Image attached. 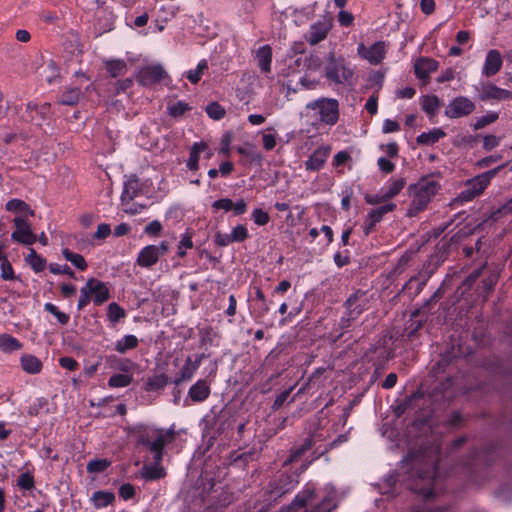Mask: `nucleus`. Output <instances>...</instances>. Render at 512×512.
Returning <instances> with one entry per match:
<instances>
[{
	"label": "nucleus",
	"instance_id": "obj_18",
	"mask_svg": "<svg viewBox=\"0 0 512 512\" xmlns=\"http://www.w3.org/2000/svg\"><path fill=\"white\" fill-rule=\"evenodd\" d=\"M330 153V148L328 146H322L317 148L309 159L305 162L306 170L310 171H318L320 170L324 163L326 162Z\"/></svg>",
	"mask_w": 512,
	"mask_h": 512
},
{
	"label": "nucleus",
	"instance_id": "obj_55",
	"mask_svg": "<svg viewBox=\"0 0 512 512\" xmlns=\"http://www.w3.org/2000/svg\"><path fill=\"white\" fill-rule=\"evenodd\" d=\"M59 365L68 371H75L78 368V362L70 356L61 357Z\"/></svg>",
	"mask_w": 512,
	"mask_h": 512
},
{
	"label": "nucleus",
	"instance_id": "obj_60",
	"mask_svg": "<svg viewBox=\"0 0 512 512\" xmlns=\"http://www.w3.org/2000/svg\"><path fill=\"white\" fill-rule=\"evenodd\" d=\"M263 147L265 150L270 151L276 146V135L275 134H264L262 136Z\"/></svg>",
	"mask_w": 512,
	"mask_h": 512
},
{
	"label": "nucleus",
	"instance_id": "obj_23",
	"mask_svg": "<svg viewBox=\"0 0 512 512\" xmlns=\"http://www.w3.org/2000/svg\"><path fill=\"white\" fill-rule=\"evenodd\" d=\"M5 209L24 218L26 216H34V210L25 201L18 198L9 200L5 204Z\"/></svg>",
	"mask_w": 512,
	"mask_h": 512
},
{
	"label": "nucleus",
	"instance_id": "obj_47",
	"mask_svg": "<svg viewBox=\"0 0 512 512\" xmlns=\"http://www.w3.org/2000/svg\"><path fill=\"white\" fill-rule=\"evenodd\" d=\"M49 270L52 274H55V275L66 274L73 279L76 278L75 272L68 265H60L57 263H51L49 265Z\"/></svg>",
	"mask_w": 512,
	"mask_h": 512
},
{
	"label": "nucleus",
	"instance_id": "obj_13",
	"mask_svg": "<svg viewBox=\"0 0 512 512\" xmlns=\"http://www.w3.org/2000/svg\"><path fill=\"white\" fill-rule=\"evenodd\" d=\"M86 288L91 294L92 301L96 306L102 305L110 298V292L106 284L96 278H90L86 282Z\"/></svg>",
	"mask_w": 512,
	"mask_h": 512
},
{
	"label": "nucleus",
	"instance_id": "obj_49",
	"mask_svg": "<svg viewBox=\"0 0 512 512\" xmlns=\"http://www.w3.org/2000/svg\"><path fill=\"white\" fill-rule=\"evenodd\" d=\"M108 386L111 388L128 386V374H114L108 380Z\"/></svg>",
	"mask_w": 512,
	"mask_h": 512
},
{
	"label": "nucleus",
	"instance_id": "obj_59",
	"mask_svg": "<svg viewBox=\"0 0 512 512\" xmlns=\"http://www.w3.org/2000/svg\"><path fill=\"white\" fill-rule=\"evenodd\" d=\"M499 145V138L495 135H487L484 137L483 147L490 151Z\"/></svg>",
	"mask_w": 512,
	"mask_h": 512
},
{
	"label": "nucleus",
	"instance_id": "obj_46",
	"mask_svg": "<svg viewBox=\"0 0 512 512\" xmlns=\"http://www.w3.org/2000/svg\"><path fill=\"white\" fill-rule=\"evenodd\" d=\"M230 235L233 242H243L248 238V230L244 225L239 224L231 230Z\"/></svg>",
	"mask_w": 512,
	"mask_h": 512
},
{
	"label": "nucleus",
	"instance_id": "obj_35",
	"mask_svg": "<svg viewBox=\"0 0 512 512\" xmlns=\"http://www.w3.org/2000/svg\"><path fill=\"white\" fill-rule=\"evenodd\" d=\"M111 463L106 458H95L87 463L86 470L89 474L103 473L110 467Z\"/></svg>",
	"mask_w": 512,
	"mask_h": 512
},
{
	"label": "nucleus",
	"instance_id": "obj_51",
	"mask_svg": "<svg viewBox=\"0 0 512 512\" xmlns=\"http://www.w3.org/2000/svg\"><path fill=\"white\" fill-rule=\"evenodd\" d=\"M252 219L255 222V224L259 226L266 225L270 221V217L267 212L261 210V209H255L252 212Z\"/></svg>",
	"mask_w": 512,
	"mask_h": 512
},
{
	"label": "nucleus",
	"instance_id": "obj_25",
	"mask_svg": "<svg viewBox=\"0 0 512 512\" xmlns=\"http://www.w3.org/2000/svg\"><path fill=\"white\" fill-rule=\"evenodd\" d=\"M406 185V180L403 177H397V178H391L387 184L382 187V190L384 191L386 198L388 200L394 198L397 196L401 190Z\"/></svg>",
	"mask_w": 512,
	"mask_h": 512
},
{
	"label": "nucleus",
	"instance_id": "obj_24",
	"mask_svg": "<svg viewBox=\"0 0 512 512\" xmlns=\"http://www.w3.org/2000/svg\"><path fill=\"white\" fill-rule=\"evenodd\" d=\"M256 60L260 69L268 73L271 70L272 50L269 45L261 46L256 51Z\"/></svg>",
	"mask_w": 512,
	"mask_h": 512
},
{
	"label": "nucleus",
	"instance_id": "obj_32",
	"mask_svg": "<svg viewBox=\"0 0 512 512\" xmlns=\"http://www.w3.org/2000/svg\"><path fill=\"white\" fill-rule=\"evenodd\" d=\"M27 264L33 269L34 272H42L46 268L47 261L44 257L38 254L34 249H30V253L26 257Z\"/></svg>",
	"mask_w": 512,
	"mask_h": 512
},
{
	"label": "nucleus",
	"instance_id": "obj_48",
	"mask_svg": "<svg viewBox=\"0 0 512 512\" xmlns=\"http://www.w3.org/2000/svg\"><path fill=\"white\" fill-rule=\"evenodd\" d=\"M206 112L209 115V117L215 120H220L225 115V109L216 102L209 104L206 107Z\"/></svg>",
	"mask_w": 512,
	"mask_h": 512
},
{
	"label": "nucleus",
	"instance_id": "obj_53",
	"mask_svg": "<svg viewBox=\"0 0 512 512\" xmlns=\"http://www.w3.org/2000/svg\"><path fill=\"white\" fill-rule=\"evenodd\" d=\"M233 202L229 198H222L219 200H216L212 204V209L216 212L218 210H224V211H230L232 210Z\"/></svg>",
	"mask_w": 512,
	"mask_h": 512
},
{
	"label": "nucleus",
	"instance_id": "obj_4",
	"mask_svg": "<svg viewBox=\"0 0 512 512\" xmlns=\"http://www.w3.org/2000/svg\"><path fill=\"white\" fill-rule=\"evenodd\" d=\"M338 101L332 98H322L306 105L307 117L315 122H323L325 124L334 125L339 117Z\"/></svg>",
	"mask_w": 512,
	"mask_h": 512
},
{
	"label": "nucleus",
	"instance_id": "obj_27",
	"mask_svg": "<svg viewBox=\"0 0 512 512\" xmlns=\"http://www.w3.org/2000/svg\"><path fill=\"white\" fill-rule=\"evenodd\" d=\"M91 500L97 509L105 508L115 500V494L110 491L98 490L93 493Z\"/></svg>",
	"mask_w": 512,
	"mask_h": 512
},
{
	"label": "nucleus",
	"instance_id": "obj_57",
	"mask_svg": "<svg viewBox=\"0 0 512 512\" xmlns=\"http://www.w3.org/2000/svg\"><path fill=\"white\" fill-rule=\"evenodd\" d=\"M214 242L221 247L228 246L231 243H234L230 233H221L218 232L214 236Z\"/></svg>",
	"mask_w": 512,
	"mask_h": 512
},
{
	"label": "nucleus",
	"instance_id": "obj_41",
	"mask_svg": "<svg viewBox=\"0 0 512 512\" xmlns=\"http://www.w3.org/2000/svg\"><path fill=\"white\" fill-rule=\"evenodd\" d=\"M0 270L1 278L4 281H13L18 279V277L15 275L14 268L12 267L8 258L0 262Z\"/></svg>",
	"mask_w": 512,
	"mask_h": 512
},
{
	"label": "nucleus",
	"instance_id": "obj_36",
	"mask_svg": "<svg viewBox=\"0 0 512 512\" xmlns=\"http://www.w3.org/2000/svg\"><path fill=\"white\" fill-rule=\"evenodd\" d=\"M105 67L108 74L113 78L124 75L127 70L126 63L123 60L106 61Z\"/></svg>",
	"mask_w": 512,
	"mask_h": 512
},
{
	"label": "nucleus",
	"instance_id": "obj_56",
	"mask_svg": "<svg viewBox=\"0 0 512 512\" xmlns=\"http://www.w3.org/2000/svg\"><path fill=\"white\" fill-rule=\"evenodd\" d=\"M365 200L368 204L376 205V204H380L382 202L387 201L388 198H386L384 191L381 189L377 194L366 195Z\"/></svg>",
	"mask_w": 512,
	"mask_h": 512
},
{
	"label": "nucleus",
	"instance_id": "obj_19",
	"mask_svg": "<svg viewBox=\"0 0 512 512\" xmlns=\"http://www.w3.org/2000/svg\"><path fill=\"white\" fill-rule=\"evenodd\" d=\"M511 96V92L494 84L488 83L482 86V92L480 98L483 101L496 100L502 101L508 99Z\"/></svg>",
	"mask_w": 512,
	"mask_h": 512
},
{
	"label": "nucleus",
	"instance_id": "obj_17",
	"mask_svg": "<svg viewBox=\"0 0 512 512\" xmlns=\"http://www.w3.org/2000/svg\"><path fill=\"white\" fill-rule=\"evenodd\" d=\"M436 477L435 472L429 476H420L417 480L414 490L422 495L424 499H430L435 495Z\"/></svg>",
	"mask_w": 512,
	"mask_h": 512
},
{
	"label": "nucleus",
	"instance_id": "obj_29",
	"mask_svg": "<svg viewBox=\"0 0 512 512\" xmlns=\"http://www.w3.org/2000/svg\"><path fill=\"white\" fill-rule=\"evenodd\" d=\"M441 128H434L431 131L423 132L417 136V143L422 145H432L445 136Z\"/></svg>",
	"mask_w": 512,
	"mask_h": 512
},
{
	"label": "nucleus",
	"instance_id": "obj_31",
	"mask_svg": "<svg viewBox=\"0 0 512 512\" xmlns=\"http://www.w3.org/2000/svg\"><path fill=\"white\" fill-rule=\"evenodd\" d=\"M113 92L110 94L112 98V104L116 107L117 110L124 109L125 106L121 100L115 99L119 94L125 93L128 89V79L118 80L117 82L112 84Z\"/></svg>",
	"mask_w": 512,
	"mask_h": 512
},
{
	"label": "nucleus",
	"instance_id": "obj_9",
	"mask_svg": "<svg viewBox=\"0 0 512 512\" xmlns=\"http://www.w3.org/2000/svg\"><path fill=\"white\" fill-rule=\"evenodd\" d=\"M51 115L52 107L50 103L37 105L35 103L29 102L26 105V110L22 117L26 122L41 126L43 122L50 119Z\"/></svg>",
	"mask_w": 512,
	"mask_h": 512
},
{
	"label": "nucleus",
	"instance_id": "obj_39",
	"mask_svg": "<svg viewBox=\"0 0 512 512\" xmlns=\"http://www.w3.org/2000/svg\"><path fill=\"white\" fill-rule=\"evenodd\" d=\"M44 309H45V311H47V312L51 313L53 316H55L60 324H62V325L68 324V322L70 320L69 315L60 311L59 308L56 305H54L53 303H51V302L45 303Z\"/></svg>",
	"mask_w": 512,
	"mask_h": 512
},
{
	"label": "nucleus",
	"instance_id": "obj_5",
	"mask_svg": "<svg viewBox=\"0 0 512 512\" xmlns=\"http://www.w3.org/2000/svg\"><path fill=\"white\" fill-rule=\"evenodd\" d=\"M326 78L337 85H351L354 80V71L342 57L329 54L325 64Z\"/></svg>",
	"mask_w": 512,
	"mask_h": 512
},
{
	"label": "nucleus",
	"instance_id": "obj_16",
	"mask_svg": "<svg viewBox=\"0 0 512 512\" xmlns=\"http://www.w3.org/2000/svg\"><path fill=\"white\" fill-rule=\"evenodd\" d=\"M503 59L498 50L492 49L487 52L485 62L482 68V74L490 77L500 71Z\"/></svg>",
	"mask_w": 512,
	"mask_h": 512
},
{
	"label": "nucleus",
	"instance_id": "obj_21",
	"mask_svg": "<svg viewBox=\"0 0 512 512\" xmlns=\"http://www.w3.org/2000/svg\"><path fill=\"white\" fill-rule=\"evenodd\" d=\"M438 68V62L434 59L421 57L414 64L415 74L419 79H426Z\"/></svg>",
	"mask_w": 512,
	"mask_h": 512
},
{
	"label": "nucleus",
	"instance_id": "obj_6",
	"mask_svg": "<svg viewBox=\"0 0 512 512\" xmlns=\"http://www.w3.org/2000/svg\"><path fill=\"white\" fill-rule=\"evenodd\" d=\"M501 168L502 166H498L485 173L477 175L473 179L468 180L466 182L465 189L460 192L458 198L461 201L468 202L482 194V192L486 189L492 178L496 176V174Z\"/></svg>",
	"mask_w": 512,
	"mask_h": 512
},
{
	"label": "nucleus",
	"instance_id": "obj_58",
	"mask_svg": "<svg viewBox=\"0 0 512 512\" xmlns=\"http://www.w3.org/2000/svg\"><path fill=\"white\" fill-rule=\"evenodd\" d=\"M377 165L379 169L386 174L392 173L395 169V164L384 157H380L377 160Z\"/></svg>",
	"mask_w": 512,
	"mask_h": 512
},
{
	"label": "nucleus",
	"instance_id": "obj_40",
	"mask_svg": "<svg viewBox=\"0 0 512 512\" xmlns=\"http://www.w3.org/2000/svg\"><path fill=\"white\" fill-rule=\"evenodd\" d=\"M207 68H208L207 61L206 60H201L198 63L196 69L190 70V71H188L186 73V77L188 78V80L191 83L195 84V83H197L201 79L204 71L207 70Z\"/></svg>",
	"mask_w": 512,
	"mask_h": 512
},
{
	"label": "nucleus",
	"instance_id": "obj_64",
	"mask_svg": "<svg viewBox=\"0 0 512 512\" xmlns=\"http://www.w3.org/2000/svg\"><path fill=\"white\" fill-rule=\"evenodd\" d=\"M338 22L342 26H350L353 22V15L345 10H341L338 14Z\"/></svg>",
	"mask_w": 512,
	"mask_h": 512
},
{
	"label": "nucleus",
	"instance_id": "obj_54",
	"mask_svg": "<svg viewBox=\"0 0 512 512\" xmlns=\"http://www.w3.org/2000/svg\"><path fill=\"white\" fill-rule=\"evenodd\" d=\"M193 242L189 234H184L180 240L178 246V255L183 257L186 254V250L192 248Z\"/></svg>",
	"mask_w": 512,
	"mask_h": 512
},
{
	"label": "nucleus",
	"instance_id": "obj_3",
	"mask_svg": "<svg viewBox=\"0 0 512 512\" xmlns=\"http://www.w3.org/2000/svg\"><path fill=\"white\" fill-rule=\"evenodd\" d=\"M439 189V182L430 176L422 177L416 183L409 185L408 194L412 200L407 216L414 217L423 211Z\"/></svg>",
	"mask_w": 512,
	"mask_h": 512
},
{
	"label": "nucleus",
	"instance_id": "obj_10",
	"mask_svg": "<svg viewBox=\"0 0 512 512\" xmlns=\"http://www.w3.org/2000/svg\"><path fill=\"white\" fill-rule=\"evenodd\" d=\"M475 110L472 100L464 96L454 98L445 109V115L449 118H461L470 115Z\"/></svg>",
	"mask_w": 512,
	"mask_h": 512
},
{
	"label": "nucleus",
	"instance_id": "obj_30",
	"mask_svg": "<svg viewBox=\"0 0 512 512\" xmlns=\"http://www.w3.org/2000/svg\"><path fill=\"white\" fill-rule=\"evenodd\" d=\"M199 367L198 362H193L191 358H188L181 368L178 377L175 380L176 384H180L182 382L190 380Z\"/></svg>",
	"mask_w": 512,
	"mask_h": 512
},
{
	"label": "nucleus",
	"instance_id": "obj_20",
	"mask_svg": "<svg viewBox=\"0 0 512 512\" xmlns=\"http://www.w3.org/2000/svg\"><path fill=\"white\" fill-rule=\"evenodd\" d=\"M210 395V385L206 380H198L188 391V397L194 403L205 401Z\"/></svg>",
	"mask_w": 512,
	"mask_h": 512
},
{
	"label": "nucleus",
	"instance_id": "obj_61",
	"mask_svg": "<svg viewBox=\"0 0 512 512\" xmlns=\"http://www.w3.org/2000/svg\"><path fill=\"white\" fill-rule=\"evenodd\" d=\"M399 129H400V126H399L398 122H396L394 120L386 119L383 122V126H382L383 133H386V134L393 133V132H397Z\"/></svg>",
	"mask_w": 512,
	"mask_h": 512
},
{
	"label": "nucleus",
	"instance_id": "obj_52",
	"mask_svg": "<svg viewBox=\"0 0 512 512\" xmlns=\"http://www.w3.org/2000/svg\"><path fill=\"white\" fill-rule=\"evenodd\" d=\"M111 234V227L109 224L101 223L98 225L96 232L93 235L94 240H104Z\"/></svg>",
	"mask_w": 512,
	"mask_h": 512
},
{
	"label": "nucleus",
	"instance_id": "obj_22",
	"mask_svg": "<svg viewBox=\"0 0 512 512\" xmlns=\"http://www.w3.org/2000/svg\"><path fill=\"white\" fill-rule=\"evenodd\" d=\"M20 366L28 374H39L43 369L41 360L32 354H23L20 357Z\"/></svg>",
	"mask_w": 512,
	"mask_h": 512
},
{
	"label": "nucleus",
	"instance_id": "obj_33",
	"mask_svg": "<svg viewBox=\"0 0 512 512\" xmlns=\"http://www.w3.org/2000/svg\"><path fill=\"white\" fill-rule=\"evenodd\" d=\"M207 146L203 142H196L191 147L190 156L187 160V167L190 170H197L199 163V155L202 151L206 150Z\"/></svg>",
	"mask_w": 512,
	"mask_h": 512
},
{
	"label": "nucleus",
	"instance_id": "obj_37",
	"mask_svg": "<svg viewBox=\"0 0 512 512\" xmlns=\"http://www.w3.org/2000/svg\"><path fill=\"white\" fill-rule=\"evenodd\" d=\"M107 317L109 321L115 325L126 317V311L116 302H112L108 305Z\"/></svg>",
	"mask_w": 512,
	"mask_h": 512
},
{
	"label": "nucleus",
	"instance_id": "obj_2",
	"mask_svg": "<svg viewBox=\"0 0 512 512\" xmlns=\"http://www.w3.org/2000/svg\"><path fill=\"white\" fill-rule=\"evenodd\" d=\"M310 508L304 512H330L336 507L335 491L327 487L325 492H316L314 487L307 486L299 492L289 506L281 508L280 512H297L303 507Z\"/></svg>",
	"mask_w": 512,
	"mask_h": 512
},
{
	"label": "nucleus",
	"instance_id": "obj_44",
	"mask_svg": "<svg viewBox=\"0 0 512 512\" xmlns=\"http://www.w3.org/2000/svg\"><path fill=\"white\" fill-rule=\"evenodd\" d=\"M17 485L23 490H32L35 487V480L30 472L21 473Z\"/></svg>",
	"mask_w": 512,
	"mask_h": 512
},
{
	"label": "nucleus",
	"instance_id": "obj_11",
	"mask_svg": "<svg viewBox=\"0 0 512 512\" xmlns=\"http://www.w3.org/2000/svg\"><path fill=\"white\" fill-rule=\"evenodd\" d=\"M168 251V244L161 242L159 245H149L144 247L137 258V262L142 267H150L154 265L161 255Z\"/></svg>",
	"mask_w": 512,
	"mask_h": 512
},
{
	"label": "nucleus",
	"instance_id": "obj_8",
	"mask_svg": "<svg viewBox=\"0 0 512 512\" xmlns=\"http://www.w3.org/2000/svg\"><path fill=\"white\" fill-rule=\"evenodd\" d=\"M166 78H168V73L159 63L146 65L136 74L137 81L144 86L160 83Z\"/></svg>",
	"mask_w": 512,
	"mask_h": 512
},
{
	"label": "nucleus",
	"instance_id": "obj_26",
	"mask_svg": "<svg viewBox=\"0 0 512 512\" xmlns=\"http://www.w3.org/2000/svg\"><path fill=\"white\" fill-rule=\"evenodd\" d=\"M23 344L10 334H0V350L4 353H12L22 349Z\"/></svg>",
	"mask_w": 512,
	"mask_h": 512
},
{
	"label": "nucleus",
	"instance_id": "obj_7",
	"mask_svg": "<svg viewBox=\"0 0 512 512\" xmlns=\"http://www.w3.org/2000/svg\"><path fill=\"white\" fill-rule=\"evenodd\" d=\"M15 230L11 234L13 242L23 245H33L37 236L33 233L31 223L24 217L17 216L13 220Z\"/></svg>",
	"mask_w": 512,
	"mask_h": 512
},
{
	"label": "nucleus",
	"instance_id": "obj_28",
	"mask_svg": "<svg viewBox=\"0 0 512 512\" xmlns=\"http://www.w3.org/2000/svg\"><path fill=\"white\" fill-rule=\"evenodd\" d=\"M81 95L82 91L80 88H68L62 92L58 102L62 105L74 106L80 101Z\"/></svg>",
	"mask_w": 512,
	"mask_h": 512
},
{
	"label": "nucleus",
	"instance_id": "obj_45",
	"mask_svg": "<svg viewBox=\"0 0 512 512\" xmlns=\"http://www.w3.org/2000/svg\"><path fill=\"white\" fill-rule=\"evenodd\" d=\"M168 113L172 117H179L182 116L186 111L190 109L187 103L183 101H178L176 103L169 104L168 107Z\"/></svg>",
	"mask_w": 512,
	"mask_h": 512
},
{
	"label": "nucleus",
	"instance_id": "obj_14",
	"mask_svg": "<svg viewBox=\"0 0 512 512\" xmlns=\"http://www.w3.org/2000/svg\"><path fill=\"white\" fill-rule=\"evenodd\" d=\"M331 27L332 24L328 19H322L313 23L306 34V40L311 45H316L327 37Z\"/></svg>",
	"mask_w": 512,
	"mask_h": 512
},
{
	"label": "nucleus",
	"instance_id": "obj_43",
	"mask_svg": "<svg viewBox=\"0 0 512 512\" xmlns=\"http://www.w3.org/2000/svg\"><path fill=\"white\" fill-rule=\"evenodd\" d=\"M346 306L349 311V315H348V318L344 321H345V325L348 326L349 321L354 319L355 317H357L361 313V310L359 309V305H357V297L356 296L349 297L348 300L346 301Z\"/></svg>",
	"mask_w": 512,
	"mask_h": 512
},
{
	"label": "nucleus",
	"instance_id": "obj_15",
	"mask_svg": "<svg viewBox=\"0 0 512 512\" xmlns=\"http://www.w3.org/2000/svg\"><path fill=\"white\" fill-rule=\"evenodd\" d=\"M395 208L396 204L387 203L383 206L371 210L364 221V233L366 235L370 234L374 226L382 220L383 216L389 212H392Z\"/></svg>",
	"mask_w": 512,
	"mask_h": 512
},
{
	"label": "nucleus",
	"instance_id": "obj_50",
	"mask_svg": "<svg viewBox=\"0 0 512 512\" xmlns=\"http://www.w3.org/2000/svg\"><path fill=\"white\" fill-rule=\"evenodd\" d=\"M92 300L91 294L86 288V285L80 289V297L77 304V310L82 311Z\"/></svg>",
	"mask_w": 512,
	"mask_h": 512
},
{
	"label": "nucleus",
	"instance_id": "obj_1",
	"mask_svg": "<svg viewBox=\"0 0 512 512\" xmlns=\"http://www.w3.org/2000/svg\"><path fill=\"white\" fill-rule=\"evenodd\" d=\"M135 442V453L143 454V466L135 478L146 481L159 480L166 475L161 466L163 448L175 437L173 428L160 429L153 426L138 425L130 429Z\"/></svg>",
	"mask_w": 512,
	"mask_h": 512
},
{
	"label": "nucleus",
	"instance_id": "obj_63",
	"mask_svg": "<svg viewBox=\"0 0 512 512\" xmlns=\"http://www.w3.org/2000/svg\"><path fill=\"white\" fill-rule=\"evenodd\" d=\"M350 154L346 151H340L338 152L333 159V165L334 166H341L347 163L350 160Z\"/></svg>",
	"mask_w": 512,
	"mask_h": 512
},
{
	"label": "nucleus",
	"instance_id": "obj_38",
	"mask_svg": "<svg viewBox=\"0 0 512 512\" xmlns=\"http://www.w3.org/2000/svg\"><path fill=\"white\" fill-rule=\"evenodd\" d=\"M439 105H440V101L437 96L427 95V96L422 97V99H421L422 109L428 114H431V115L434 114L437 111V109L439 108Z\"/></svg>",
	"mask_w": 512,
	"mask_h": 512
},
{
	"label": "nucleus",
	"instance_id": "obj_42",
	"mask_svg": "<svg viewBox=\"0 0 512 512\" xmlns=\"http://www.w3.org/2000/svg\"><path fill=\"white\" fill-rule=\"evenodd\" d=\"M499 115L497 112L490 111L485 115L476 119L474 123V129L479 130L484 128L485 126L495 122L498 119Z\"/></svg>",
	"mask_w": 512,
	"mask_h": 512
},
{
	"label": "nucleus",
	"instance_id": "obj_62",
	"mask_svg": "<svg viewBox=\"0 0 512 512\" xmlns=\"http://www.w3.org/2000/svg\"><path fill=\"white\" fill-rule=\"evenodd\" d=\"M59 288L64 298H70L76 293V286L71 283H62Z\"/></svg>",
	"mask_w": 512,
	"mask_h": 512
},
{
	"label": "nucleus",
	"instance_id": "obj_12",
	"mask_svg": "<svg viewBox=\"0 0 512 512\" xmlns=\"http://www.w3.org/2000/svg\"><path fill=\"white\" fill-rule=\"evenodd\" d=\"M358 54L371 64H379L385 57L386 45L384 42H376L369 47L360 44L357 48Z\"/></svg>",
	"mask_w": 512,
	"mask_h": 512
},
{
	"label": "nucleus",
	"instance_id": "obj_34",
	"mask_svg": "<svg viewBox=\"0 0 512 512\" xmlns=\"http://www.w3.org/2000/svg\"><path fill=\"white\" fill-rule=\"evenodd\" d=\"M62 254L67 261H69L73 266H75L80 271H85L87 269V262L81 254L72 252L68 248L63 249Z\"/></svg>",
	"mask_w": 512,
	"mask_h": 512
}]
</instances>
